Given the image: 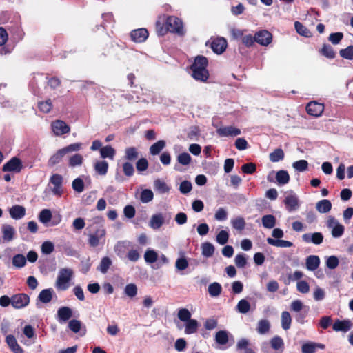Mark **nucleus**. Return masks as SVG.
<instances>
[{"label":"nucleus","instance_id":"72a5a7b5","mask_svg":"<svg viewBox=\"0 0 353 353\" xmlns=\"http://www.w3.org/2000/svg\"><path fill=\"white\" fill-rule=\"evenodd\" d=\"M115 154L116 151L111 145H106L100 149V155L103 159L108 158L113 159Z\"/></svg>","mask_w":353,"mask_h":353},{"label":"nucleus","instance_id":"c03bdc74","mask_svg":"<svg viewBox=\"0 0 353 353\" xmlns=\"http://www.w3.org/2000/svg\"><path fill=\"white\" fill-rule=\"evenodd\" d=\"M292 323V318L288 311L281 313V326L284 330L290 329Z\"/></svg>","mask_w":353,"mask_h":353},{"label":"nucleus","instance_id":"6e6d98bb","mask_svg":"<svg viewBox=\"0 0 353 353\" xmlns=\"http://www.w3.org/2000/svg\"><path fill=\"white\" fill-rule=\"evenodd\" d=\"M292 167L298 172H304L308 168V162L306 160H299L294 162Z\"/></svg>","mask_w":353,"mask_h":353},{"label":"nucleus","instance_id":"774afa93","mask_svg":"<svg viewBox=\"0 0 353 353\" xmlns=\"http://www.w3.org/2000/svg\"><path fill=\"white\" fill-rule=\"evenodd\" d=\"M316 344L314 343H304L301 347L302 353H314L316 352Z\"/></svg>","mask_w":353,"mask_h":353},{"label":"nucleus","instance_id":"393cba45","mask_svg":"<svg viewBox=\"0 0 353 353\" xmlns=\"http://www.w3.org/2000/svg\"><path fill=\"white\" fill-rule=\"evenodd\" d=\"M139 157V152L135 147H128L125 150L124 159L128 162L134 161Z\"/></svg>","mask_w":353,"mask_h":353},{"label":"nucleus","instance_id":"4c0bfd02","mask_svg":"<svg viewBox=\"0 0 353 353\" xmlns=\"http://www.w3.org/2000/svg\"><path fill=\"white\" fill-rule=\"evenodd\" d=\"M154 189L159 193L164 194L170 191L169 186L161 179H156L154 182Z\"/></svg>","mask_w":353,"mask_h":353},{"label":"nucleus","instance_id":"1a4fd4ad","mask_svg":"<svg viewBox=\"0 0 353 353\" xmlns=\"http://www.w3.org/2000/svg\"><path fill=\"white\" fill-rule=\"evenodd\" d=\"M22 169V162L18 157L11 158L6 163L3 165V172H19Z\"/></svg>","mask_w":353,"mask_h":353},{"label":"nucleus","instance_id":"a18cd8bd","mask_svg":"<svg viewBox=\"0 0 353 353\" xmlns=\"http://www.w3.org/2000/svg\"><path fill=\"white\" fill-rule=\"evenodd\" d=\"M202 254L205 257H211L214 252V245L209 242L203 243L201 244Z\"/></svg>","mask_w":353,"mask_h":353},{"label":"nucleus","instance_id":"2eb2a0df","mask_svg":"<svg viewBox=\"0 0 353 353\" xmlns=\"http://www.w3.org/2000/svg\"><path fill=\"white\" fill-rule=\"evenodd\" d=\"M6 343L10 350L14 353H23V348L19 345L15 336L12 334H8L6 337Z\"/></svg>","mask_w":353,"mask_h":353},{"label":"nucleus","instance_id":"e2e57ef3","mask_svg":"<svg viewBox=\"0 0 353 353\" xmlns=\"http://www.w3.org/2000/svg\"><path fill=\"white\" fill-rule=\"evenodd\" d=\"M344 230V226L342 224L338 223L332 228V235L335 238L340 237L343 234Z\"/></svg>","mask_w":353,"mask_h":353},{"label":"nucleus","instance_id":"864d4df0","mask_svg":"<svg viewBox=\"0 0 353 353\" xmlns=\"http://www.w3.org/2000/svg\"><path fill=\"white\" fill-rule=\"evenodd\" d=\"M154 194L150 189L143 190L140 196V199L142 203H146L151 201L153 199Z\"/></svg>","mask_w":353,"mask_h":353},{"label":"nucleus","instance_id":"a878e982","mask_svg":"<svg viewBox=\"0 0 353 353\" xmlns=\"http://www.w3.org/2000/svg\"><path fill=\"white\" fill-rule=\"evenodd\" d=\"M52 288L42 290L39 294L37 299L43 303H48L52 301Z\"/></svg>","mask_w":353,"mask_h":353},{"label":"nucleus","instance_id":"ddd939ff","mask_svg":"<svg viewBox=\"0 0 353 353\" xmlns=\"http://www.w3.org/2000/svg\"><path fill=\"white\" fill-rule=\"evenodd\" d=\"M149 33L146 28H139L130 32L132 40L136 43H142L148 37Z\"/></svg>","mask_w":353,"mask_h":353},{"label":"nucleus","instance_id":"ea45409f","mask_svg":"<svg viewBox=\"0 0 353 353\" xmlns=\"http://www.w3.org/2000/svg\"><path fill=\"white\" fill-rule=\"evenodd\" d=\"M222 291V287L220 283L214 282L208 286V293L212 297L219 296Z\"/></svg>","mask_w":353,"mask_h":353},{"label":"nucleus","instance_id":"423d86ee","mask_svg":"<svg viewBox=\"0 0 353 353\" xmlns=\"http://www.w3.org/2000/svg\"><path fill=\"white\" fill-rule=\"evenodd\" d=\"M30 303V296L25 293H19L12 296V306L15 309H21Z\"/></svg>","mask_w":353,"mask_h":353},{"label":"nucleus","instance_id":"e433bc0d","mask_svg":"<svg viewBox=\"0 0 353 353\" xmlns=\"http://www.w3.org/2000/svg\"><path fill=\"white\" fill-rule=\"evenodd\" d=\"M294 28L297 33L305 37H310L312 33L310 30L299 21H295Z\"/></svg>","mask_w":353,"mask_h":353},{"label":"nucleus","instance_id":"cd10ccee","mask_svg":"<svg viewBox=\"0 0 353 353\" xmlns=\"http://www.w3.org/2000/svg\"><path fill=\"white\" fill-rule=\"evenodd\" d=\"M284 203L289 212L295 210L298 207V199L293 195L288 196L284 200Z\"/></svg>","mask_w":353,"mask_h":353},{"label":"nucleus","instance_id":"f8f14e48","mask_svg":"<svg viewBox=\"0 0 353 353\" xmlns=\"http://www.w3.org/2000/svg\"><path fill=\"white\" fill-rule=\"evenodd\" d=\"M227 46V40L223 37H217L211 42V48L217 54H222L225 50Z\"/></svg>","mask_w":353,"mask_h":353},{"label":"nucleus","instance_id":"09e8293b","mask_svg":"<svg viewBox=\"0 0 353 353\" xmlns=\"http://www.w3.org/2000/svg\"><path fill=\"white\" fill-rule=\"evenodd\" d=\"M339 55L345 59L353 60V46H349L339 50Z\"/></svg>","mask_w":353,"mask_h":353},{"label":"nucleus","instance_id":"b1692460","mask_svg":"<svg viewBox=\"0 0 353 353\" xmlns=\"http://www.w3.org/2000/svg\"><path fill=\"white\" fill-rule=\"evenodd\" d=\"M108 163L105 160L98 161L94 165L95 172L101 176H105L108 173Z\"/></svg>","mask_w":353,"mask_h":353},{"label":"nucleus","instance_id":"8fccbe9b","mask_svg":"<svg viewBox=\"0 0 353 353\" xmlns=\"http://www.w3.org/2000/svg\"><path fill=\"white\" fill-rule=\"evenodd\" d=\"M232 227L238 231L241 232L245 227V221L243 217H237L231 221Z\"/></svg>","mask_w":353,"mask_h":353},{"label":"nucleus","instance_id":"49530a36","mask_svg":"<svg viewBox=\"0 0 353 353\" xmlns=\"http://www.w3.org/2000/svg\"><path fill=\"white\" fill-rule=\"evenodd\" d=\"M112 265V261L108 256H104L102 258L100 264L98 267V270L103 274H105L109 270Z\"/></svg>","mask_w":353,"mask_h":353},{"label":"nucleus","instance_id":"5701e85b","mask_svg":"<svg viewBox=\"0 0 353 353\" xmlns=\"http://www.w3.org/2000/svg\"><path fill=\"white\" fill-rule=\"evenodd\" d=\"M164 223V218L162 214L159 213L152 216L150 221V226L154 230L160 228Z\"/></svg>","mask_w":353,"mask_h":353},{"label":"nucleus","instance_id":"6e6552de","mask_svg":"<svg viewBox=\"0 0 353 353\" xmlns=\"http://www.w3.org/2000/svg\"><path fill=\"white\" fill-rule=\"evenodd\" d=\"M306 112L307 113L312 117H320L324 111V105L323 103H319L317 101H313L309 102L306 105Z\"/></svg>","mask_w":353,"mask_h":353},{"label":"nucleus","instance_id":"052dcab7","mask_svg":"<svg viewBox=\"0 0 353 353\" xmlns=\"http://www.w3.org/2000/svg\"><path fill=\"white\" fill-rule=\"evenodd\" d=\"M178 318L183 322H187L191 319V313L186 308H181L178 312Z\"/></svg>","mask_w":353,"mask_h":353},{"label":"nucleus","instance_id":"39448f33","mask_svg":"<svg viewBox=\"0 0 353 353\" xmlns=\"http://www.w3.org/2000/svg\"><path fill=\"white\" fill-rule=\"evenodd\" d=\"M73 271L70 268H63L60 270L56 281L57 287L62 290L68 288V283L71 280Z\"/></svg>","mask_w":353,"mask_h":353},{"label":"nucleus","instance_id":"c85d7f7f","mask_svg":"<svg viewBox=\"0 0 353 353\" xmlns=\"http://www.w3.org/2000/svg\"><path fill=\"white\" fill-rule=\"evenodd\" d=\"M267 242L271 245L279 248H290L293 245V243L291 241L282 239H274L270 237L267 239Z\"/></svg>","mask_w":353,"mask_h":353},{"label":"nucleus","instance_id":"f704fd0d","mask_svg":"<svg viewBox=\"0 0 353 353\" xmlns=\"http://www.w3.org/2000/svg\"><path fill=\"white\" fill-rule=\"evenodd\" d=\"M83 162V157L81 154L76 153L68 159V165L70 168L81 166Z\"/></svg>","mask_w":353,"mask_h":353},{"label":"nucleus","instance_id":"0e129e2a","mask_svg":"<svg viewBox=\"0 0 353 353\" xmlns=\"http://www.w3.org/2000/svg\"><path fill=\"white\" fill-rule=\"evenodd\" d=\"M241 170L245 174H252L256 170V164L254 163H245L242 165Z\"/></svg>","mask_w":353,"mask_h":353},{"label":"nucleus","instance_id":"f3484780","mask_svg":"<svg viewBox=\"0 0 353 353\" xmlns=\"http://www.w3.org/2000/svg\"><path fill=\"white\" fill-rule=\"evenodd\" d=\"M352 323L349 320L341 321L337 319L335 321L332 325V328L336 332H346L351 329Z\"/></svg>","mask_w":353,"mask_h":353},{"label":"nucleus","instance_id":"4468645a","mask_svg":"<svg viewBox=\"0 0 353 353\" xmlns=\"http://www.w3.org/2000/svg\"><path fill=\"white\" fill-rule=\"evenodd\" d=\"M217 134L221 137H236L241 134V130L234 126L222 127L216 130Z\"/></svg>","mask_w":353,"mask_h":353},{"label":"nucleus","instance_id":"603ef678","mask_svg":"<svg viewBox=\"0 0 353 353\" xmlns=\"http://www.w3.org/2000/svg\"><path fill=\"white\" fill-rule=\"evenodd\" d=\"M52 219V212L48 209L42 210L39 215V219L42 223H48Z\"/></svg>","mask_w":353,"mask_h":353},{"label":"nucleus","instance_id":"dca6fc26","mask_svg":"<svg viewBox=\"0 0 353 353\" xmlns=\"http://www.w3.org/2000/svg\"><path fill=\"white\" fill-rule=\"evenodd\" d=\"M302 239L306 243L312 242L314 244L319 245L323 241V236L321 232H314L312 234L307 233L302 236Z\"/></svg>","mask_w":353,"mask_h":353},{"label":"nucleus","instance_id":"7c9ffc66","mask_svg":"<svg viewBox=\"0 0 353 353\" xmlns=\"http://www.w3.org/2000/svg\"><path fill=\"white\" fill-rule=\"evenodd\" d=\"M276 180L279 185L287 184L290 181V175L286 170H279L276 173Z\"/></svg>","mask_w":353,"mask_h":353},{"label":"nucleus","instance_id":"2f4dec72","mask_svg":"<svg viewBox=\"0 0 353 353\" xmlns=\"http://www.w3.org/2000/svg\"><path fill=\"white\" fill-rule=\"evenodd\" d=\"M214 340L219 345H224L227 344L229 340L228 332L226 330L218 331L215 334Z\"/></svg>","mask_w":353,"mask_h":353},{"label":"nucleus","instance_id":"9b49d317","mask_svg":"<svg viewBox=\"0 0 353 353\" xmlns=\"http://www.w3.org/2000/svg\"><path fill=\"white\" fill-rule=\"evenodd\" d=\"M63 176L59 174H54L50 176V181L54 185L52 191L54 194L61 196L63 193Z\"/></svg>","mask_w":353,"mask_h":353},{"label":"nucleus","instance_id":"473e14b6","mask_svg":"<svg viewBox=\"0 0 353 353\" xmlns=\"http://www.w3.org/2000/svg\"><path fill=\"white\" fill-rule=\"evenodd\" d=\"M316 208L320 213H327L332 209V203L327 199H323L316 203Z\"/></svg>","mask_w":353,"mask_h":353},{"label":"nucleus","instance_id":"4be33fe9","mask_svg":"<svg viewBox=\"0 0 353 353\" xmlns=\"http://www.w3.org/2000/svg\"><path fill=\"white\" fill-rule=\"evenodd\" d=\"M57 316L59 321L65 322L72 317V311L68 307H61L57 311Z\"/></svg>","mask_w":353,"mask_h":353},{"label":"nucleus","instance_id":"6ab92c4d","mask_svg":"<svg viewBox=\"0 0 353 353\" xmlns=\"http://www.w3.org/2000/svg\"><path fill=\"white\" fill-rule=\"evenodd\" d=\"M305 265L308 270L314 271L320 265V259L316 255H310L306 258Z\"/></svg>","mask_w":353,"mask_h":353},{"label":"nucleus","instance_id":"69168bd1","mask_svg":"<svg viewBox=\"0 0 353 353\" xmlns=\"http://www.w3.org/2000/svg\"><path fill=\"white\" fill-rule=\"evenodd\" d=\"M343 38L342 32L331 33L328 37V40L334 45L339 44Z\"/></svg>","mask_w":353,"mask_h":353},{"label":"nucleus","instance_id":"bb28decb","mask_svg":"<svg viewBox=\"0 0 353 353\" xmlns=\"http://www.w3.org/2000/svg\"><path fill=\"white\" fill-rule=\"evenodd\" d=\"M270 322L268 319H261L256 325V331L259 334H266L270 330Z\"/></svg>","mask_w":353,"mask_h":353},{"label":"nucleus","instance_id":"680f3d73","mask_svg":"<svg viewBox=\"0 0 353 353\" xmlns=\"http://www.w3.org/2000/svg\"><path fill=\"white\" fill-rule=\"evenodd\" d=\"M191 159V156L188 152H183L177 157L178 162L183 165H189Z\"/></svg>","mask_w":353,"mask_h":353},{"label":"nucleus","instance_id":"c9c22d12","mask_svg":"<svg viewBox=\"0 0 353 353\" xmlns=\"http://www.w3.org/2000/svg\"><path fill=\"white\" fill-rule=\"evenodd\" d=\"M319 52L324 57L328 59H334L336 57V53L333 48L326 43H324L320 50Z\"/></svg>","mask_w":353,"mask_h":353},{"label":"nucleus","instance_id":"13d9d810","mask_svg":"<svg viewBox=\"0 0 353 353\" xmlns=\"http://www.w3.org/2000/svg\"><path fill=\"white\" fill-rule=\"evenodd\" d=\"M229 234L225 230H221L216 237V241L220 245H225L228 241Z\"/></svg>","mask_w":353,"mask_h":353},{"label":"nucleus","instance_id":"37998d69","mask_svg":"<svg viewBox=\"0 0 353 353\" xmlns=\"http://www.w3.org/2000/svg\"><path fill=\"white\" fill-rule=\"evenodd\" d=\"M165 146V141L163 140H159L150 146V152L152 155L159 154Z\"/></svg>","mask_w":353,"mask_h":353},{"label":"nucleus","instance_id":"0eeeda50","mask_svg":"<svg viewBox=\"0 0 353 353\" xmlns=\"http://www.w3.org/2000/svg\"><path fill=\"white\" fill-rule=\"evenodd\" d=\"M52 132L56 136H61L70 132V127L62 120H55L52 122Z\"/></svg>","mask_w":353,"mask_h":353},{"label":"nucleus","instance_id":"a19ab883","mask_svg":"<svg viewBox=\"0 0 353 353\" xmlns=\"http://www.w3.org/2000/svg\"><path fill=\"white\" fill-rule=\"evenodd\" d=\"M250 303L246 299L240 300L236 306V310L241 314H246L250 310Z\"/></svg>","mask_w":353,"mask_h":353},{"label":"nucleus","instance_id":"de8ad7c7","mask_svg":"<svg viewBox=\"0 0 353 353\" xmlns=\"http://www.w3.org/2000/svg\"><path fill=\"white\" fill-rule=\"evenodd\" d=\"M39 110L43 113H48L52 108V103L50 99L38 103Z\"/></svg>","mask_w":353,"mask_h":353},{"label":"nucleus","instance_id":"c756f323","mask_svg":"<svg viewBox=\"0 0 353 353\" xmlns=\"http://www.w3.org/2000/svg\"><path fill=\"white\" fill-rule=\"evenodd\" d=\"M199 328V323L196 319H190L185 322V333L186 334H192L196 333Z\"/></svg>","mask_w":353,"mask_h":353},{"label":"nucleus","instance_id":"a211bd4d","mask_svg":"<svg viewBox=\"0 0 353 353\" xmlns=\"http://www.w3.org/2000/svg\"><path fill=\"white\" fill-rule=\"evenodd\" d=\"M10 216L14 219H20L26 214V209L19 205H13L9 210Z\"/></svg>","mask_w":353,"mask_h":353},{"label":"nucleus","instance_id":"7ed1b4c3","mask_svg":"<svg viewBox=\"0 0 353 353\" xmlns=\"http://www.w3.org/2000/svg\"><path fill=\"white\" fill-rule=\"evenodd\" d=\"M93 232L88 234V243L91 247L99 245L100 240L105 237L106 231L103 225H90Z\"/></svg>","mask_w":353,"mask_h":353},{"label":"nucleus","instance_id":"4d7b16f0","mask_svg":"<svg viewBox=\"0 0 353 353\" xmlns=\"http://www.w3.org/2000/svg\"><path fill=\"white\" fill-rule=\"evenodd\" d=\"M158 258L157 253L153 250H147L144 254L145 261L147 263H154Z\"/></svg>","mask_w":353,"mask_h":353},{"label":"nucleus","instance_id":"412c9836","mask_svg":"<svg viewBox=\"0 0 353 353\" xmlns=\"http://www.w3.org/2000/svg\"><path fill=\"white\" fill-rule=\"evenodd\" d=\"M156 32L159 36H164L168 32L166 19L159 17L155 23Z\"/></svg>","mask_w":353,"mask_h":353},{"label":"nucleus","instance_id":"3c124183","mask_svg":"<svg viewBox=\"0 0 353 353\" xmlns=\"http://www.w3.org/2000/svg\"><path fill=\"white\" fill-rule=\"evenodd\" d=\"M72 188L76 192H82L85 188L83 179H81L80 177L75 179L72 183Z\"/></svg>","mask_w":353,"mask_h":353},{"label":"nucleus","instance_id":"bf43d9fd","mask_svg":"<svg viewBox=\"0 0 353 353\" xmlns=\"http://www.w3.org/2000/svg\"><path fill=\"white\" fill-rule=\"evenodd\" d=\"M125 294L130 297H134L137 294V285L134 283H130L126 285L124 289Z\"/></svg>","mask_w":353,"mask_h":353},{"label":"nucleus","instance_id":"f257e3e1","mask_svg":"<svg viewBox=\"0 0 353 353\" xmlns=\"http://www.w3.org/2000/svg\"><path fill=\"white\" fill-rule=\"evenodd\" d=\"M208 59L203 55H198L194 58L193 63L190 66L192 77L201 82H206L209 79Z\"/></svg>","mask_w":353,"mask_h":353},{"label":"nucleus","instance_id":"20e7f679","mask_svg":"<svg viewBox=\"0 0 353 353\" xmlns=\"http://www.w3.org/2000/svg\"><path fill=\"white\" fill-rule=\"evenodd\" d=\"M166 25L168 28V32L178 35L182 36L184 34L183 28L182 21L175 16H168L166 17Z\"/></svg>","mask_w":353,"mask_h":353},{"label":"nucleus","instance_id":"aec40b11","mask_svg":"<svg viewBox=\"0 0 353 353\" xmlns=\"http://www.w3.org/2000/svg\"><path fill=\"white\" fill-rule=\"evenodd\" d=\"M1 231L3 233L2 238L4 241L9 242L14 239L15 232L12 225L8 224L3 225Z\"/></svg>","mask_w":353,"mask_h":353},{"label":"nucleus","instance_id":"9d476101","mask_svg":"<svg viewBox=\"0 0 353 353\" xmlns=\"http://www.w3.org/2000/svg\"><path fill=\"white\" fill-rule=\"evenodd\" d=\"M256 42L263 46H268L272 41V34L266 30H261L255 33Z\"/></svg>","mask_w":353,"mask_h":353},{"label":"nucleus","instance_id":"338daca9","mask_svg":"<svg viewBox=\"0 0 353 353\" xmlns=\"http://www.w3.org/2000/svg\"><path fill=\"white\" fill-rule=\"evenodd\" d=\"M123 172L127 176H132L134 174V169L133 165L130 162H125L122 165Z\"/></svg>","mask_w":353,"mask_h":353},{"label":"nucleus","instance_id":"f03ea898","mask_svg":"<svg viewBox=\"0 0 353 353\" xmlns=\"http://www.w3.org/2000/svg\"><path fill=\"white\" fill-rule=\"evenodd\" d=\"M82 148V143H74L70 144L61 149L58 150L53 155H52L48 161V165L49 167H53L62 161L65 155L70 152H78Z\"/></svg>","mask_w":353,"mask_h":353},{"label":"nucleus","instance_id":"58836bf2","mask_svg":"<svg viewBox=\"0 0 353 353\" xmlns=\"http://www.w3.org/2000/svg\"><path fill=\"white\" fill-rule=\"evenodd\" d=\"M284 157H285L284 152L280 148L275 149L269 155L270 161L274 162V163L282 161L284 159Z\"/></svg>","mask_w":353,"mask_h":353},{"label":"nucleus","instance_id":"79ce46f5","mask_svg":"<svg viewBox=\"0 0 353 353\" xmlns=\"http://www.w3.org/2000/svg\"><path fill=\"white\" fill-rule=\"evenodd\" d=\"M261 221L263 227L269 229L273 228L276 224V219L272 214L264 215Z\"/></svg>","mask_w":353,"mask_h":353},{"label":"nucleus","instance_id":"5fc2aeb1","mask_svg":"<svg viewBox=\"0 0 353 353\" xmlns=\"http://www.w3.org/2000/svg\"><path fill=\"white\" fill-rule=\"evenodd\" d=\"M26 263V257L21 254H16L12 259V264L17 268H22Z\"/></svg>","mask_w":353,"mask_h":353}]
</instances>
